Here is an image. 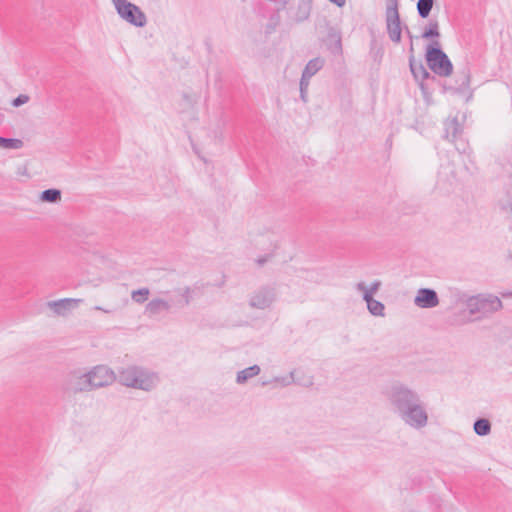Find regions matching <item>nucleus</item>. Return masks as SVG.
<instances>
[{"label":"nucleus","mask_w":512,"mask_h":512,"mask_svg":"<svg viewBox=\"0 0 512 512\" xmlns=\"http://www.w3.org/2000/svg\"><path fill=\"white\" fill-rule=\"evenodd\" d=\"M116 380L126 387L150 391L159 382L158 375L138 366L122 368L116 376Z\"/></svg>","instance_id":"nucleus-1"},{"label":"nucleus","mask_w":512,"mask_h":512,"mask_svg":"<svg viewBox=\"0 0 512 512\" xmlns=\"http://www.w3.org/2000/svg\"><path fill=\"white\" fill-rule=\"evenodd\" d=\"M386 398L393 408V411L399 416L406 409L419 402L418 393L404 384L395 383L385 392Z\"/></svg>","instance_id":"nucleus-2"},{"label":"nucleus","mask_w":512,"mask_h":512,"mask_svg":"<svg viewBox=\"0 0 512 512\" xmlns=\"http://www.w3.org/2000/svg\"><path fill=\"white\" fill-rule=\"evenodd\" d=\"M435 46L429 45L426 50V61L429 68L439 76H449L453 71V65L448 56L441 50L438 41Z\"/></svg>","instance_id":"nucleus-3"},{"label":"nucleus","mask_w":512,"mask_h":512,"mask_svg":"<svg viewBox=\"0 0 512 512\" xmlns=\"http://www.w3.org/2000/svg\"><path fill=\"white\" fill-rule=\"evenodd\" d=\"M501 300L494 295H477L467 300V308L470 314H480L486 317L502 309Z\"/></svg>","instance_id":"nucleus-4"},{"label":"nucleus","mask_w":512,"mask_h":512,"mask_svg":"<svg viewBox=\"0 0 512 512\" xmlns=\"http://www.w3.org/2000/svg\"><path fill=\"white\" fill-rule=\"evenodd\" d=\"M119 16L129 24L136 27H144L147 17L144 12L135 4L127 0H112Z\"/></svg>","instance_id":"nucleus-5"},{"label":"nucleus","mask_w":512,"mask_h":512,"mask_svg":"<svg viewBox=\"0 0 512 512\" xmlns=\"http://www.w3.org/2000/svg\"><path fill=\"white\" fill-rule=\"evenodd\" d=\"M90 384L91 379H89L87 372L74 370L65 376L62 382V389L69 395H75L82 392L92 391Z\"/></svg>","instance_id":"nucleus-6"},{"label":"nucleus","mask_w":512,"mask_h":512,"mask_svg":"<svg viewBox=\"0 0 512 512\" xmlns=\"http://www.w3.org/2000/svg\"><path fill=\"white\" fill-rule=\"evenodd\" d=\"M386 26L390 40L399 43L401 41V23L397 0H388L386 8Z\"/></svg>","instance_id":"nucleus-7"},{"label":"nucleus","mask_w":512,"mask_h":512,"mask_svg":"<svg viewBox=\"0 0 512 512\" xmlns=\"http://www.w3.org/2000/svg\"><path fill=\"white\" fill-rule=\"evenodd\" d=\"M399 417L405 424L415 429H421L428 423V414L421 400L402 412Z\"/></svg>","instance_id":"nucleus-8"},{"label":"nucleus","mask_w":512,"mask_h":512,"mask_svg":"<svg viewBox=\"0 0 512 512\" xmlns=\"http://www.w3.org/2000/svg\"><path fill=\"white\" fill-rule=\"evenodd\" d=\"M91 379V389L96 390L113 384L116 381V374L105 365H98L87 372Z\"/></svg>","instance_id":"nucleus-9"},{"label":"nucleus","mask_w":512,"mask_h":512,"mask_svg":"<svg viewBox=\"0 0 512 512\" xmlns=\"http://www.w3.org/2000/svg\"><path fill=\"white\" fill-rule=\"evenodd\" d=\"M275 300V291L270 287L257 290L250 299V306L257 309L268 308Z\"/></svg>","instance_id":"nucleus-10"},{"label":"nucleus","mask_w":512,"mask_h":512,"mask_svg":"<svg viewBox=\"0 0 512 512\" xmlns=\"http://www.w3.org/2000/svg\"><path fill=\"white\" fill-rule=\"evenodd\" d=\"M414 303L420 308H434L439 304V298L435 290L421 288L417 292Z\"/></svg>","instance_id":"nucleus-11"},{"label":"nucleus","mask_w":512,"mask_h":512,"mask_svg":"<svg viewBox=\"0 0 512 512\" xmlns=\"http://www.w3.org/2000/svg\"><path fill=\"white\" fill-rule=\"evenodd\" d=\"M81 300L65 298L56 301L48 302V307H50L57 315H66V313L75 307Z\"/></svg>","instance_id":"nucleus-12"},{"label":"nucleus","mask_w":512,"mask_h":512,"mask_svg":"<svg viewBox=\"0 0 512 512\" xmlns=\"http://www.w3.org/2000/svg\"><path fill=\"white\" fill-rule=\"evenodd\" d=\"M171 305L168 301L156 298L152 299L145 308V313H147L149 316H155L161 313L162 311H168L170 310Z\"/></svg>","instance_id":"nucleus-13"},{"label":"nucleus","mask_w":512,"mask_h":512,"mask_svg":"<svg viewBox=\"0 0 512 512\" xmlns=\"http://www.w3.org/2000/svg\"><path fill=\"white\" fill-rule=\"evenodd\" d=\"M462 133V127L457 118L448 119L445 122V137L451 141H456Z\"/></svg>","instance_id":"nucleus-14"},{"label":"nucleus","mask_w":512,"mask_h":512,"mask_svg":"<svg viewBox=\"0 0 512 512\" xmlns=\"http://www.w3.org/2000/svg\"><path fill=\"white\" fill-rule=\"evenodd\" d=\"M363 299L367 303V308L369 312L374 316H383L384 315V305L378 301L373 299L370 292H366L363 294Z\"/></svg>","instance_id":"nucleus-15"},{"label":"nucleus","mask_w":512,"mask_h":512,"mask_svg":"<svg viewBox=\"0 0 512 512\" xmlns=\"http://www.w3.org/2000/svg\"><path fill=\"white\" fill-rule=\"evenodd\" d=\"M324 65V60L320 57L311 59L305 66L302 77L310 80Z\"/></svg>","instance_id":"nucleus-16"},{"label":"nucleus","mask_w":512,"mask_h":512,"mask_svg":"<svg viewBox=\"0 0 512 512\" xmlns=\"http://www.w3.org/2000/svg\"><path fill=\"white\" fill-rule=\"evenodd\" d=\"M260 373V367L258 365H252L248 368H245L237 373L236 382L238 384H243L247 380L257 376Z\"/></svg>","instance_id":"nucleus-17"},{"label":"nucleus","mask_w":512,"mask_h":512,"mask_svg":"<svg viewBox=\"0 0 512 512\" xmlns=\"http://www.w3.org/2000/svg\"><path fill=\"white\" fill-rule=\"evenodd\" d=\"M40 200L47 203H56L61 200V191L55 188L46 189L41 193Z\"/></svg>","instance_id":"nucleus-18"},{"label":"nucleus","mask_w":512,"mask_h":512,"mask_svg":"<svg viewBox=\"0 0 512 512\" xmlns=\"http://www.w3.org/2000/svg\"><path fill=\"white\" fill-rule=\"evenodd\" d=\"M474 431L479 436H486L491 431V424L485 418H479L474 422Z\"/></svg>","instance_id":"nucleus-19"},{"label":"nucleus","mask_w":512,"mask_h":512,"mask_svg":"<svg viewBox=\"0 0 512 512\" xmlns=\"http://www.w3.org/2000/svg\"><path fill=\"white\" fill-rule=\"evenodd\" d=\"M433 3V0H418L417 11L421 18H426L429 16L433 7Z\"/></svg>","instance_id":"nucleus-20"},{"label":"nucleus","mask_w":512,"mask_h":512,"mask_svg":"<svg viewBox=\"0 0 512 512\" xmlns=\"http://www.w3.org/2000/svg\"><path fill=\"white\" fill-rule=\"evenodd\" d=\"M23 146V142L16 138H4L0 136V147L5 149H20Z\"/></svg>","instance_id":"nucleus-21"},{"label":"nucleus","mask_w":512,"mask_h":512,"mask_svg":"<svg viewBox=\"0 0 512 512\" xmlns=\"http://www.w3.org/2000/svg\"><path fill=\"white\" fill-rule=\"evenodd\" d=\"M150 294V291L148 288H141L138 290L132 291L131 298L136 303H144Z\"/></svg>","instance_id":"nucleus-22"},{"label":"nucleus","mask_w":512,"mask_h":512,"mask_svg":"<svg viewBox=\"0 0 512 512\" xmlns=\"http://www.w3.org/2000/svg\"><path fill=\"white\" fill-rule=\"evenodd\" d=\"M439 29H438V23L437 22H431L429 24V28L423 33V38H432V37H438Z\"/></svg>","instance_id":"nucleus-23"},{"label":"nucleus","mask_w":512,"mask_h":512,"mask_svg":"<svg viewBox=\"0 0 512 512\" xmlns=\"http://www.w3.org/2000/svg\"><path fill=\"white\" fill-rule=\"evenodd\" d=\"M380 285H381V283L379 281H375L374 283H372L371 287L368 289L363 282H360L357 284V289L359 291H362L363 294L366 292H370L371 296H372L379 289Z\"/></svg>","instance_id":"nucleus-24"},{"label":"nucleus","mask_w":512,"mask_h":512,"mask_svg":"<svg viewBox=\"0 0 512 512\" xmlns=\"http://www.w3.org/2000/svg\"><path fill=\"white\" fill-rule=\"evenodd\" d=\"M410 68L415 77L418 76V72L421 73L422 78L424 79L429 76L428 71L421 64L417 67L414 65L412 60H410Z\"/></svg>","instance_id":"nucleus-25"},{"label":"nucleus","mask_w":512,"mask_h":512,"mask_svg":"<svg viewBox=\"0 0 512 512\" xmlns=\"http://www.w3.org/2000/svg\"><path fill=\"white\" fill-rule=\"evenodd\" d=\"M310 80L301 78L300 79V98L303 102H307V91Z\"/></svg>","instance_id":"nucleus-26"},{"label":"nucleus","mask_w":512,"mask_h":512,"mask_svg":"<svg viewBox=\"0 0 512 512\" xmlns=\"http://www.w3.org/2000/svg\"><path fill=\"white\" fill-rule=\"evenodd\" d=\"M461 84H460V88L462 90H465L466 88L469 87L470 85V71L469 69H464L462 72H461Z\"/></svg>","instance_id":"nucleus-27"},{"label":"nucleus","mask_w":512,"mask_h":512,"mask_svg":"<svg viewBox=\"0 0 512 512\" xmlns=\"http://www.w3.org/2000/svg\"><path fill=\"white\" fill-rule=\"evenodd\" d=\"M455 147L456 149L460 152V153H467L468 150H469V145L467 142H465L463 139H461L460 137L457 138V140L455 141Z\"/></svg>","instance_id":"nucleus-28"},{"label":"nucleus","mask_w":512,"mask_h":512,"mask_svg":"<svg viewBox=\"0 0 512 512\" xmlns=\"http://www.w3.org/2000/svg\"><path fill=\"white\" fill-rule=\"evenodd\" d=\"M29 101V96L28 95H25V94H20L18 97H16L13 101H12V105L14 107H19L23 104H26L27 102Z\"/></svg>","instance_id":"nucleus-29"},{"label":"nucleus","mask_w":512,"mask_h":512,"mask_svg":"<svg viewBox=\"0 0 512 512\" xmlns=\"http://www.w3.org/2000/svg\"><path fill=\"white\" fill-rule=\"evenodd\" d=\"M191 289L189 287L185 288L183 292V297L185 298V304H189L191 298Z\"/></svg>","instance_id":"nucleus-30"},{"label":"nucleus","mask_w":512,"mask_h":512,"mask_svg":"<svg viewBox=\"0 0 512 512\" xmlns=\"http://www.w3.org/2000/svg\"><path fill=\"white\" fill-rule=\"evenodd\" d=\"M330 2L334 3L338 7H343L346 4V0H329Z\"/></svg>","instance_id":"nucleus-31"},{"label":"nucleus","mask_w":512,"mask_h":512,"mask_svg":"<svg viewBox=\"0 0 512 512\" xmlns=\"http://www.w3.org/2000/svg\"><path fill=\"white\" fill-rule=\"evenodd\" d=\"M94 309H95V310H99V311H103V312H105V313H111V312H112L111 310L104 309V308H102V307H100V306H95V307H94Z\"/></svg>","instance_id":"nucleus-32"},{"label":"nucleus","mask_w":512,"mask_h":512,"mask_svg":"<svg viewBox=\"0 0 512 512\" xmlns=\"http://www.w3.org/2000/svg\"><path fill=\"white\" fill-rule=\"evenodd\" d=\"M290 378H291V381H284L283 384L284 385H289L291 382H294V372H291L290 373Z\"/></svg>","instance_id":"nucleus-33"},{"label":"nucleus","mask_w":512,"mask_h":512,"mask_svg":"<svg viewBox=\"0 0 512 512\" xmlns=\"http://www.w3.org/2000/svg\"><path fill=\"white\" fill-rule=\"evenodd\" d=\"M266 261H267V259H266V258H259V259H257V263H258V265H260V266H261V265H263Z\"/></svg>","instance_id":"nucleus-34"},{"label":"nucleus","mask_w":512,"mask_h":512,"mask_svg":"<svg viewBox=\"0 0 512 512\" xmlns=\"http://www.w3.org/2000/svg\"><path fill=\"white\" fill-rule=\"evenodd\" d=\"M502 296L503 297H511L512 296V292L503 293Z\"/></svg>","instance_id":"nucleus-35"}]
</instances>
